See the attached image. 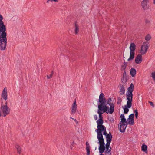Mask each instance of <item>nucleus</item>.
<instances>
[{
    "mask_svg": "<svg viewBox=\"0 0 155 155\" xmlns=\"http://www.w3.org/2000/svg\"><path fill=\"white\" fill-rule=\"evenodd\" d=\"M134 89V84L133 83H131L126 92V97L127 100V104L124 105V107L122 106L124 109V113L125 114H127L128 113L129 111V108H130L132 106L133 96L132 92Z\"/></svg>",
    "mask_w": 155,
    "mask_h": 155,
    "instance_id": "1",
    "label": "nucleus"
},
{
    "mask_svg": "<svg viewBox=\"0 0 155 155\" xmlns=\"http://www.w3.org/2000/svg\"><path fill=\"white\" fill-rule=\"evenodd\" d=\"M6 33L5 31L0 34V49L4 50L6 48L7 44Z\"/></svg>",
    "mask_w": 155,
    "mask_h": 155,
    "instance_id": "2",
    "label": "nucleus"
},
{
    "mask_svg": "<svg viewBox=\"0 0 155 155\" xmlns=\"http://www.w3.org/2000/svg\"><path fill=\"white\" fill-rule=\"evenodd\" d=\"M1 109L2 110V113L3 114V117H5L9 113L10 109L7 106V101L6 102L4 105H2L1 104Z\"/></svg>",
    "mask_w": 155,
    "mask_h": 155,
    "instance_id": "3",
    "label": "nucleus"
},
{
    "mask_svg": "<svg viewBox=\"0 0 155 155\" xmlns=\"http://www.w3.org/2000/svg\"><path fill=\"white\" fill-rule=\"evenodd\" d=\"M100 104H98V110L103 111V112H106L108 109V107L107 106L106 101H104L103 103H100Z\"/></svg>",
    "mask_w": 155,
    "mask_h": 155,
    "instance_id": "4",
    "label": "nucleus"
},
{
    "mask_svg": "<svg viewBox=\"0 0 155 155\" xmlns=\"http://www.w3.org/2000/svg\"><path fill=\"white\" fill-rule=\"evenodd\" d=\"M148 44V42H144L141 45L140 52L141 55H144L146 53L149 48Z\"/></svg>",
    "mask_w": 155,
    "mask_h": 155,
    "instance_id": "5",
    "label": "nucleus"
},
{
    "mask_svg": "<svg viewBox=\"0 0 155 155\" xmlns=\"http://www.w3.org/2000/svg\"><path fill=\"white\" fill-rule=\"evenodd\" d=\"M105 126H97V129L95 130V131L97 133V137H103L102 134V131H103V128H104Z\"/></svg>",
    "mask_w": 155,
    "mask_h": 155,
    "instance_id": "6",
    "label": "nucleus"
},
{
    "mask_svg": "<svg viewBox=\"0 0 155 155\" xmlns=\"http://www.w3.org/2000/svg\"><path fill=\"white\" fill-rule=\"evenodd\" d=\"M127 123H119L118 126L119 128V130L120 132L123 133L125 131V129L127 127Z\"/></svg>",
    "mask_w": 155,
    "mask_h": 155,
    "instance_id": "7",
    "label": "nucleus"
},
{
    "mask_svg": "<svg viewBox=\"0 0 155 155\" xmlns=\"http://www.w3.org/2000/svg\"><path fill=\"white\" fill-rule=\"evenodd\" d=\"M149 2V0H143L141 2V5L144 10H146L149 7L147 4Z\"/></svg>",
    "mask_w": 155,
    "mask_h": 155,
    "instance_id": "8",
    "label": "nucleus"
},
{
    "mask_svg": "<svg viewBox=\"0 0 155 155\" xmlns=\"http://www.w3.org/2000/svg\"><path fill=\"white\" fill-rule=\"evenodd\" d=\"M106 99L104 98V95L103 93H101L99 95V100L98 101V104L99 103H103L104 101H106Z\"/></svg>",
    "mask_w": 155,
    "mask_h": 155,
    "instance_id": "9",
    "label": "nucleus"
},
{
    "mask_svg": "<svg viewBox=\"0 0 155 155\" xmlns=\"http://www.w3.org/2000/svg\"><path fill=\"white\" fill-rule=\"evenodd\" d=\"M143 60L141 54H138L135 58V62L137 64L140 63Z\"/></svg>",
    "mask_w": 155,
    "mask_h": 155,
    "instance_id": "10",
    "label": "nucleus"
},
{
    "mask_svg": "<svg viewBox=\"0 0 155 155\" xmlns=\"http://www.w3.org/2000/svg\"><path fill=\"white\" fill-rule=\"evenodd\" d=\"M2 97L5 100L7 99V89L6 87H5L3 90L2 94Z\"/></svg>",
    "mask_w": 155,
    "mask_h": 155,
    "instance_id": "11",
    "label": "nucleus"
},
{
    "mask_svg": "<svg viewBox=\"0 0 155 155\" xmlns=\"http://www.w3.org/2000/svg\"><path fill=\"white\" fill-rule=\"evenodd\" d=\"M110 107L107 110L106 113L107 114L109 113L110 114H112L114 111V104L113 103H112V104L109 105Z\"/></svg>",
    "mask_w": 155,
    "mask_h": 155,
    "instance_id": "12",
    "label": "nucleus"
},
{
    "mask_svg": "<svg viewBox=\"0 0 155 155\" xmlns=\"http://www.w3.org/2000/svg\"><path fill=\"white\" fill-rule=\"evenodd\" d=\"M77 108L76 100L75 101L72 106L71 112L72 114H75L76 112Z\"/></svg>",
    "mask_w": 155,
    "mask_h": 155,
    "instance_id": "13",
    "label": "nucleus"
},
{
    "mask_svg": "<svg viewBox=\"0 0 155 155\" xmlns=\"http://www.w3.org/2000/svg\"><path fill=\"white\" fill-rule=\"evenodd\" d=\"M97 138L99 140L97 143L99 144V146H101L102 144H105L104 140L103 137H97Z\"/></svg>",
    "mask_w": 155,
    "mask_h": 155,
    "instance_id": "14",
    "label": "nucleus"
},
{
    "mask_svg": "<svg viewBox=\"0 0 155 155\" xmlns=\"http://www.w3.org/2000/svg\"><path fill=\"white\" fill-rule=\"evenodd\" d=\"M106 141L109 142L111 143L112 140V136L110 132L109 133L106 135Z\"/></svg>",
    "mask_w": 155,
    "mask_h": 155,
    "instance_id": "15",
    "label": "nucleus"
},
{
    "mask_svg": "<svg viewBox=\"0 0 155 155\" xmlns=\"http://www.w3.org/2000/svg\"><path fill=\"white\" fill-rule=\"evenodd\" d=\"M105 144H102L101 146L99 147V151L100 153H103L105 150Z\"/></svg>",
    "mask_w": 155,
    "mask_h": 155,
    "instance_id": "16",
    "label": "nucleus"
},
{
    "mask_svg": "<svg viewBox=\"0 0 155 155\" xmlns=\"http://www.w3.org/2000/svg\"><path fill=\"white\" fill-rule=\"evenodd\" d=\"M129 48L130 51L134 52L136 48V45L134 43H131Z\"/></svg>",
    "mask_w": 155,
    "mask_h": 155,
    "instance_id": "17",
    "label": "nucleus"
},
{
    "mask_svg": "<svg viewBox=\"0 0 155 155\" xmlns=\"http://www.w3.org/2000/svg\"><path fill=\"white\" fill-rule=\"evenodd\" d=\"M141 150L143 152H145L146 153H147L148 152L147 151V146L144 144H143L141 146Z\"/></svg>",
    "mask_w": 155,
    "mask_h": 155,
    "instance_id": "18",
    "label": "nucleus"
},
{
    "mask_svg": "<svg viewBox=\"0 0 155 155\" xmlns=\"http://www.w3.org/2000/svg\"><path fill=\"white\" fill-rule=\"evenodd\" d=\"M120 117L121 118V121L120 122V123H127V122L126 121V119L125 118V116L123 114H121L120 116Z\"/></svg>",
    "mask_w": 155,
    "mask_h": 155,
    "instance_id": "19",
    "label": "nucleus"
},
{
    "mask_svg": "<svg viewBox=\"0 0 155 155\" xmlns=\"http://www.w3.org/2000/svg\"><path fill=\"white\" fill-rule=\"evenodd\" d=\"M136 71L134 68H131L130 71V74L132 77H134L136 75Z\"/></svg>",
    "mask_w": 155,
    "mask_h": 155,
    "instance_id": "20",
    "label": "nucleus"
},
{
    "mask_svg": "<svg viewBox=\"0 0 155 155\" xmlns=\"http://www.w3.org/2000/svg\"><path fill=\"white\" fill-rule=\"evenodd\" d=\"M120 95H123L124 94L125 90L123 85H120Z\"/></svg>",
    "mask_w": 155,
    "mask_h": 155,
    "instance_id": "21",
    "label": "nucleus"
},
{
    "mask_svg": "<svg viewBox=\"0 0 155 155\" xmlns=\"http://www.w3.org/2000/svg\"><path fill=\"white\" fill-rule=\"evenodd\" d=\"M96 122L97 124V126H104L102 125L103 123V119H102L101 118L99 119Z\"/></svg>",
    "mask_w": 155,
    "mask_h": 155,
    "instance_id": "22",
    "label": "nucleus"
},
{
    "mask_svg": "<svg viewBox=\"0 0 155 155\" xmlns=\"http://www.w3.org/2000/svg\"><path fill=\"white\" fill-rule=\"evenodd\" d=\"M130 56L129 58L127 59L128 61H130L134 59V52L130 51Z\"/></svg>",
    "mask_w": 155,
    "mask_h": 155,
    "instance_id": "23",
    "label": "nucleus"
},
{
    "mask_svg": "<svg viewBox=\"0 0 155 155\" xmlns=\"http://www.w3.org/2000/svg\"><path fill=\"white\" fill-rule=\"evenodd\" d=\"M127 124H128L130 125H133L134 123V119L130 118V119H129V118H128L127 119Z\"/></svg>",
    "mask_w": 155,
    "mask_h": 155,
    "instance_id": "24",
    "label": "nucleus"
},
{
    "mask_svg": "<svg viewBox=\"0 0 155 155\" xmlns=\"http://www.w3.org/2000/svg\"><path fill=\"white\" fill-rule=\"evenodd\" d=\"M127 62H124L123 64L121 66V70L122 71H125L127 66Z\"/></svg>",
    "mask_w": 155,
    "mask_h": 155,
    "instance_id": "25",
    "label": "nucleus"
},
{
    "mask_svg": "<svg viewBox=\"0 0 155 155\" xmlns=\"http://www.w3.org/2000/svg\"><path fill=\"white\" fill-rule=\"evenodd\" d=\"M2 19L3 17L0 14V25L1 26H2L4 28H6L5 26V25L3 22L2 21Z\"/></svg>",
    "mask_w": 155,
    "mask_h": 155,
    "instance_id": "26",
    "label": "nucleus"
},
{
    "mask_svg": "<svg viewBox=\"0 0 155 155\" xmlns=\"http://www.w3.org/2000/svg\"><path fill=\"white\" fill-rule=\"evenodd\" d=\"M6 28H5L2 26L0 25V34L1 33L4 32L6 31Z\"/></svg>",
    "mask_w": 155,
    "mask_h": 155,
    "instance_id": "27",
    "label": "nucleus"
},
{
    "mask_svg": "<svg viewBox=\"0 0 155 155\" xmlns=\"http://www.w3.org/2000/svg\"><path fill=\"white\" fill-rule=\"evenodd\" d=\"M15 147L17 150L18 153L20 154L21 152V149L20 147L18 145H16Z\"/></svg>",
    "mask_w": 155,
    "mask_h": 155,
    "instance_id": "28",
    "label": "nucleus"
},
{
    "mask_svg": "<svg viewBox=\"0 0 155 155\" xmlns=\"http://www.w3.org/2000/svg\"><path fill=\"white\" fill-rule=\"evenodd\" d=\"M106 103L107 105H109L112 104V103H111V102L112 101V100L110 97H109L107 100H106Z\"/></svg>",
    "mask_w": 155,
    "mask_h": 155,
    "instance_id": "29",
    "label": "nucleus"
},
{
    "mask_svg": "<svg viewBox=\"0 0 155 155\" xmlns=\"http://www.w3.org/2000/svg\"><path fill=\"white\" fill-rule=\"evenodd\" d=\"M97 113L99 114V119L101 118L103 119V117L102 115V114H103L104 112L103 111H100L99 110H98L97 111Z\"/></svg>",
    "mask_w": 155,
    "mask_h": 155,
    "instance_id": "30",
    "label": "nucleus"
},
{
    "mask_svg": "<svg viewBox=\"0 0 155 155\" xmlns=\"http://www.w3.org/2000/svg\"><path fill=\"white\" fill-rule=\"evenodd\" d=\"M106 149V150H105V153H107V155H111V150H109V148H108V149L107 148Z\"/></svg>",
    "mask_w": 155,
    "mask_h": 155,
    "instance_id": "31",
    "label": "nucleus"
},
{
    "mask_svg": "<svg viewBox=\"0 0 155 155\" xmlns=\"http://www.w3.org/2000/svg\"><path fill=\"white\" fill-rule=\"evenodd\" d=\"M127 77L123 76L121 79L122 82L124 83H125L127 80Z\"/></svg>",
    "mask_w": 155,
    "mask_h": 155,
    "instance_id": "32",
    "label": "nucleus"
},
{
    "mask_svg": "<svg viewBox=\"0 0 155 155\" xmlns=\"http://www.w3.org/2000/svg\"><path fill=\"white\" fill-rule=\"evenodd\" d=\"M103 130L102 131L103 134L106 136V135H107L108 134H107V133L106 127H105L104 128H103Z\"/></svg>",
    "mask_w": 155,
    "mask_h": 155,
    "instance_id": "33",
    "label": "nucleus"
},
{
    "mask_svg": "<svg viewBox=\"0 0 155 155\" xmlns=\"http://www.w3.org/2000/svg\"><path fill=\"white\" fill-rule=\"evenodd\" d=\"M75 34H77L79 31V28L78 26L76 25V24H75Z\"/></svg>",
    "mask_w": 155,
    "mask_h": 155,
    "instance_id": "34",
    "label": "nucleus"
},
{
    "mask_svg": "<svg viewBox=\"0 0 155 155\" xmlns=\"http://www.w3.org/2000/svg\"><path fill=\"white\" fill-rule=\"evenodd\" d=\"M151 38L150 35L148 34L145 37V39L147 41L149 40Z\"/></svg>",
    "mask_w": 155,
    "mask_h": 155,
    "instance_id": "35",
    "label": "nucleus"
},
{
    "mask_svg": "<svg viewBox=\"0 0 155 155\" xmlns=\"http://www.w3.org/2000/svg\"><path fill=\"white\" fill-rule=\"evenodd\" d=\"M151 75L153 79L155 81V71L152 72Z\"/></svg>",
    "mask_w": 155,
    "mask_h": 155,
    "instance_id": "36",
    "label": "nucleus"
},
{
    "mask_svg": "<svg viewBox=\"0 0 155 155\" xmlns=\"http://www.w3.org/2000/svg\"><path fill=\"white\" fill-rule=\"evenodd\" d=\"M134 112L135 113V116L136 118H137L138 116V112L137 109L134 110Z\"/></svg>",
    "mask_w": 155,
    "mask_h": 155,
    "instance_id": "37",
    "label": "nucleus"
},
{
    "mask_svg": "<svg viewBox=\"0 0 155 155\" xmlns=\"http://www.w3.org/2000/svg\"><path fill=\"white\" fill-rule=\"evenodd\" d=\"M110 143L107 142V143L105 145L106 146L105 147V148L108 149L109 148Z\"/></svg>",
    "mask_w": 155,
    "mask_h": 155,
    "instance_id": "38",
    "label": "nucleus"
},
{
    "mask_svg": "<svg viewBox=\"0 0 155 155\" xmlns=\"http://www.w3.org/2000/svg\"><path fill=\"white\" fill-rule=\"evenodd\" d=\"M86 150L87 152V155H89L90 154V147H86Z\"/></svg>",
    "mask_w": 155,
    "mask_h": 155,
    "instance_id": "39",
    "label": "nucleus"
},
{
    "mask_svg": "<svg viewBox=\"0 0 155 155\" xmlns=\"http://www.w3.org/2000/svg\"><path fill=\"white\" fill-rule=\"evenodd\" d=\"M134 113L131 114L129 116V119L130 118L134 119Z\"/></svg>",
    "mask_w": 155,
    "mask_h": 155,
    "instance_id": "40",
    "label": "nucleus"
},
{
    "mask_svg": "<svg viewBox=\"0 0 155 155\" xmlns=\"http://www.w3.org/2000/svg\"><path fill=\"white\" fill-rule=\"evenodd\" d=\"M53 75V72H52L51 74H50L49 75H47V78L48 79H50L52 78Z\"/></svg>",
    "mask_w": 155,
    "mask_h": 155,
    "instance_id": "41",
    "label": "nucleus"
},
{
    "mask_svg": "<svg viewBox=\"0 0 155 155\" xmlns=\"http://www.w3.org/2000/svg\"><path fill=\"white\" fill-rule=\"evenodd\" d=\"M123 76L127 77V76L126 74V72L125 71H124V72H123Z\"/></svg>",
    "mask_w": 155,
    "mask_h": 155,
    "instance_id": "42",
    "label": "nucleus"
},
{
    "mask_svg": "<svg viewBox=\"0 0 155 155\" xmlns=\"http://www.w3.org/2000/svg\"><path fill=\"white\" fill-rule=\"evenodd\" d=\"M108 120L111 121H113L114 119L112 117H108Z\"/></svg>",
    "mask_w": 155,
    "mask_h": 155,
    "instance_id": "43",
    "label": "nucleus"
},
{
    "mask_svg": "<svg viewBox=\"0 0 155 155\" xmlns=\"http://www.w3.org/2000/svg\"><path fill=\"white\" fill-rule=\"evenodd\" d=\"M149 103H150V105L151 106H152L153 107H154V104H153V103L152 102L149 101Z\"/></svg>",
    "mask_w": 155,
    "mask_h": 155,
    "instance_id": "44",
    "label": "nucleus"
},
{
    "mask_svg": "<svg viewBox=\"0 0 155 155\" xmlns=\"http://www.w3.org/2000/svg\"><path fill=\"white\" fill-rule=\"evenodd\" d=\"M86 147H90V145L89 144L87 141L86 143Z\"/></svg>",
    "mask_w": 155,
    "mask_h": 155,
    "instance_id": "45",
    "label": "nucleus"
},
{
    "mask_svg": "<svg viewBox=\"0 0 155 155\" xmlns=\"http://www.w3.org/2000/svg\"><path fill=\"white\" fill-rule=\"evenodd\" d=\"M145 22L147 24H149L150 23V21L148 19H146Z\"/></svg>",
    "mask_w": 155,
    "mask_h": 155,
    "instance_id": "46",
    "label": "nucleus"
},
{
    "mask_svg": "<svg viewBox=\"0 0 155 155\" xmlns=\"http://www.w3.org/2000/svg\"><path fill=\"white\" fill-rule=\"evenodd\" d=\"M94 117L95 120H96L97 118V115H95L94 116Z\"/></svg>",
    "mask_w": 155,
    "mask_h": 155,
    "instance_id": "47",
    "label": "nucleus"
},
{
    "mask_svg": "<svg viewBox=\"0 0 155 155\" xmlns=\"http://www.w3.org/2000/svg\"><path fill=\"white\" fill-rule=\"evenodd\" d=\"M70 118L72 119V120H74V121H75L77 123H78V121H77V120L75 119H74L73 118H72L71 117H70Z\"/></svg>",
    "mask_w": 155,
    "mask_h": 155,
    "instance_id": "48",
    "label": "nucleus"
},
{
    "mask_svg": "<svg viewBox=\"0 0 155 155\" xmlns=\"http://www.w3.org/2000/svg\"><path fill=\"white\" fill-rule=\"evenodd\" d=\"M53 0V1H54L55 2H57L58 1V0ZM50 0H48L47 2V3H48L49 2H50Z\"/></svg>",
    "mask_w": 155,
    "mask_h": 155,
    "instance_id": "49",
    "label": "nucleus"
},
{
    "mask_svg": "<svg viewBox=\"0 0 155 155\" xmlns=\"http://www.w3.org/2000/svg\"><path fill=\"white\" fill-rule=\"evenodd\" d=\"M74 141H73L71 143V144L72 145H73V144H74Z\"/></svg>",
    "mask_w": 155,
    "mask_h": 155,
    "instance_id": "50",
    "label": "nucleus"
},
{
    "mask_svg": "<svg viewBox=\"0 0 155 155\" xmlns=\"http://www.w3.org/2000/svg\"><path fill=\"white\" fill-rule=\"evenodd\" d=\"M109 148H110V149H109V150H111V147L110 146V147H109Z\"/></svg>",
    "mask_w": 155,
    "mask_h": 155,
    "instance_id": "51",
    "label": "nucleus"
},
{
    "mask_svg": "<svg viewBox=\"0 0 155 155\" xmlns=\"http://www.w3.org/2000/svg\"><path fill=\"white\" fill-rule=\"evenodd\" d=\"M153 3L154 4H155V0H153Z\"/></svg>",
    "mask_w": 155,
    "mask_h": 155,
    "instance_id": "52",
    "label": "nucleus"
},
{
    "mask_svg": "<svg viewBox=\"0 0 155 155\" xmlns=\"http://www.w3.org/2000/svg\"><path fill=\"white\" fill-rule=\"evenodd\" d=\"M100 155H104L102 153H101V154H100Z\"/></svg>",
    "mask_w": 155,
    "mask_h": 155,
    "instance_id": "53",
    "label": "nucleus"
},
{
    "mask_svg": "<svg viewBox=\"0 0 155 155\" xmlns=\"http://www.w3.org/2000/svg\"><path fill=\"white\" fill-rule=\"evenodd\" d=\"M97 149V147H96L95 148V150H96Z\"/></svg>",
    "mask_w": 155,
    "mask_h": 155,
    "instance_id": "54",
    "label": "nucleus"
},
{
    "mask_svg": "<svg viewBox=\"0 0 155 155\" xmlns=\"http://www.w3.org/2000/svg\"><path fill=\"white\" fill-rule=\"evenodd\" d=\"M50 1L52 2V1H53V0H50Z\"/></svg>",
    "mask_w": 155,
    "mask_h": 155,
    "instance_id": "55",
    "label": "nucleus"
}]
</instances>
